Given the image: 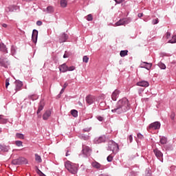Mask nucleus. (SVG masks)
<instances>
[{
	"label": "nucleus",
	"instance_id": "f257e3e1",
	"mask_svg": "<svg viewBox=\"0 0 176 176\" xmlns=\"http://www.w3.org/2000/svg\"><path fill=\"white\" fill-rule=\"evenodd\" d=\"M130 109V102L129 99L123 98L118 101L116 107L111 109L113 113H117L118 115H122L124 112H127Z\"/></svg>",
	"mask_w": 176,
	"mask_h": 176
},
{
	"label": "nucleus",
	"instance_id": "f03ea898",
	"mask_svg": "<svg viewBox=\"0 0 176 176\" xmlns=\"http://www.w3.org/2000/svg\"><path fill=\"white\" fill-rule=\"evenodd\" d=\"M65 167L72 174H76V173H78V167H76V165L69 161L65 163Z\"/></svg>",
	"mask_w": 176,
	"mask_h": 176
},
{
	"label": "nucleus",
	"instance_id": "7ed1b4c3",
	"mask_svg": "<svg viewBox=\"0 0 176 176\" xmlns=\"http://www.w3.org/2000/svg\"><path fill=\"white\" fill-rule=\"evenodd\" d=\"M107 151H111L114 155H116V153L119 152V145L113 140H110L108 143Z\"/></svg>",
	"mask_w": 176,
	"mask_h": 176
},
{
	"label": "nucleus",
	"instance_id": "20e7f679",
	"mask_svg": "<svg viewBox=\"0 0 176 176\" xmlns=\"http://www.w3.org/2000/svg\"><path fill=\"white\" fill-rule=\"evenodd\" d=\"M16 10H20V6L16 5H10L8 7H6L5 13L6 14H9L12 12H16Z\"/></svg>",
	"mask_w": 176,
	"mask_h": 176
},
{
	"label": "nucleus",
	"instance_id": "39448f33",
	"mask_svg": "<svg viewBox=\"0 0 176 176\" xmlns=\"http://www.w3.org/2000/svg\"><path fill=\"white\" fill-rule=\"evenodd\" d=\"M129 23H131V19L125 18L120 19L118 22L115 23V25L116 27H119V25H125V24H129Z\"/></svg>",
	"mask_w": 176,
	"mask_h": 176
},
{
	"label": "nucleus",
	"instance_id": "423d86ee",
	"mask_svg": "<svg viewBox=\"0 0 176 176\" xmlns=\"http://www.w3.org/2000/svg\"><path fill=\"white\" fill-rule=\"evenodd\" d=\"M82 152L84 157H88V156H90V154L91 153V149L87 146L82 145Z\"/></svg>",
	"mask_w": 176,
	"mask_h": 176
},
{
	"label": "nucleus",
	"instance_id": "0eeeda50",
	"mask_svg": "<svg viewBox=\"0 0 176 176\" xmlns=\"http://www.w3.org/2000/svg\"><path fill=\"white\" fill-rule=\"evenodd\" d=\"M160 126H161V124L159 122H154L149 125L148 129L149 130H159V129H160Z\"/></svg>",
	"mask_w": 176,
	"mask_h": 176
},
{
	"label": "nucleus",
	"instance_id": "6e6552de",
	"mask_svg": "<svg viewBox=\"0 0 176 176\" xmlns=\"http://www.w3.org/2000/svg\"><path fill=\"white\" fill-rule=\"evenodd\" d=\"M153 153L155 155L156 157H157L159 160L163 162V153L157 148L154 149Z\"/></svg>",
	"mask_w": 176,
	"mask_h": 176
},
{
	"label": "nucleus",
	"instance_id": "1a4fd4ad",
	"mask_svg": "<svg viewBox=\"0 0 176 176\" xmlns=\"http://www.w3.org/2000/svg\"><path fill=\"white\" fill-rule=\"evenodd\" d=\"M107 138H105V135H102L98 138H96L94 140V142L95 144H101L102 142H105Z\"/></svg>",
	"mask_w": 176,
	"mask_h": 176
},
{
	"label": "nucleus",
	"instance_id": "9d476101",
	"mask_svg": "<svg viewBox=\"0 0 176 176\" xmlns=\"http://www.w3.org/2000/svg\"><path fill=\"white\" fill-rule=\"evenodd\" d=\"M68 34L65 33L60 34L59 36V43H64V42L68 40Z\"/></svg>",
	"mask_w": 176,
	"mask_h": 176
},
{
	"label": "nucleus",
	"instance_id": "9b49d317",
	"mask_svg": "<svg viewBox=\"0 0 176 176\" xmlns=\"http://www.w3.org/2000/svg\"><path fill=\"white\" fill-rule=\"evenodd\" d=\"M32 41L34 43H36L38 42V30H33L32 34Z\"/></svg>",
	"mask_w": 176,
	"mask_h": 176
},
{
	"label": "nucleus",
	"instance_id": "f8f14e48",
	"mask_svg": "<svg viewBox=\"0 0 176 176\" xmlns=\"http://www.w3.org/2000/svg\"><path fill=\"white\" fill-rule=\"evenodd\" d=\"M0 65L1 67H4V68H8L9 67V60L6 58H0Z\"/></svg>",
	"mask_w": 176,
	"mask_h": 176
},
{
	"label": "nucleus",
	"instance_id": "ddd939ff",
	"mask_svg": "<svg viewBox=\"0 0 176 176\" xmlns=\"http://www.w3.org/2000/svg\"><path fill=\"white\" fill-rule=\"evenodd\" d=\"M119 94H120V91L116 89L111 94V98L113 101H116L119 98Z\"/></svg>",
	"mask_w": 176,
	"mask_h": 176
},
{
	"label": "nucleus",
	"instance_id": "4468645a",
	"mask_svg": "<svg viewBox=\"0 0 176 176\" xmlns=\"http://www.w3.org/2000/svg\"><path fill=\"white\" fill-rule=\"evenodd\" d=\"M43 108H45V102H43V100H41L38 104V108L36 111V114L39 115V113H41V111H43Z\"/></svg>",
	"mask_w": 176,
	"mask_h": 176
},
{
	"label": "nucleus",
	"instance_id": "2eb2a0df",
	"mask_svg": "<svg viewBox=\"0 0 176 176\" xmlns=\"http://www.w3.org/2000/svg\"><path fill=\"white\" fill-rule=\"evenodd\" d=\"M142 66H140V68H145V69H147L148 71H149V69H151V68H152V63H148L146 62H143L141 64Z\"/></svg>",
	"mask_w": 176,
	"mask_h": 176
},
{
	"label": "nucleus",
	"instance_id": "dca6fc26",
	"mask_svg": "<svg viewBox=\"0 0 176 176\" xmlns=\"http://www.w3.org/2000/svg\"><path fill=\"white\" fill-rule=\"evenodd\" d=\"M85 101L87 104L91 105V104L94 102V98L92 96L89 95L85 98Z\"/></svg>",
	"mask_w": 176,
	"mask_h": 176
},
{
	"label": "nucleus",
	"instance_id": "f3484780",
	"mask_svg": "<svg viewBox=\"0 0 176 176\" xmlns=\"http://www.w3.org/2000/svg\"><path fill=\"white\" fill-rule=\"evenodd\" d=\"M137 86H140L142 87H148L149 86V82L148 81L142 80L137 82Z\"/></svg>",
	"mask_w": 176,
	"mask_h": 176
},
{
	"label": "nucleus",
	"instance_id": "a211bd4d",
	"mask_svg": "<svg viewBox=\"0 0 176 176\" xmlns=\"http://www.w3.org/2000/svg\"><path fill=\"white\" fill-rule=\"evenodd\" d=\"M52 116V111L50 110L46 111L44 114L43 115V120H47L49 118Z\"/></svg>",
	"mask_w": 176,
	"mask_h": 176
},
{
	"label": "nucleus",
	"instance_id": "6ab92c4d",
	"mask_svg": "<svg viewBox=\"0 0 176 176\" xmlns=\"http://www.w3.org/2000/svg\"><path fill=\"white\" fill-rule=\"evenodd\" d=\"M91 166L92 167H94V168H96L97 170H100V168H102V165L97 162V161H94L91 162Z\"/></svg>",
	"mask_w": 176,
	"mask_h": 176
},
{
	"label": "nucleus",
	"instance_id": "aec40b11",
	"mask_svg": "<svg viewBox=\"0 0 176 176\" xmlns=\"http://www.w3.org/2000/svg\"><path fill=\"white\" fill-rule=\"evenodd\" d=\"M15 90L16 91H19V90H21V87H23V82L21 81H16L15 82Z\"/></svg>",
	"mask_w": 176,
	"mask_h": 176
},
{
	"label": "nucleus",
	"instance_id": "412c9836",
	"mask_svg": "<svg viewBox=\"0 0 176 176\" xmlns=\"http://www.w3.org/2000/svg\"><path fill=\"white\" fill-rule=\"evenodd\" d=\"M10 147L6 145H2L0 144V152H9Z\"/></svg>",
	"mask_w": 176,
	"mask_h": 176
},
{
	"label": "nucleus",
	"instance_id": "4be33fe9",
	"mask_svg": "<svg viewBox=\"0 0 176 176\" xmlns=\"http://www.w3.org/2000/svg\"><path fill=\"white\" fill-rule=\"evenodd\" d=\"M59 71H60V72H68V66H67V65L63 64L62 65L60 66L59 67Z\"/></svg>",
	"mask_w": 176,
	"mask_h": 176
},
{
	"label": "nucleus",
	"instance_id": "5701e85b",
	"mask_svg": "<svg viewBox=\"0 0 176 176\" xmlns=\"http://www.w3.org/2000/svg\"><path fill=\"white\" fill-rule=\"evenodd\" d=\"M8 118H5V116L3 115H0V123L1 124H6V123H8Z\"/></svg>",
	"mask_w": 176,
	"mask_h": 176
},
{
	"label": "nucleus",
	"instance_id": "b1692460",
	"mask_svg": "<svg viewBox=\"0 0 176 176\" xmlns=\"http://www.w3.org/2000/svg\"><path fill=\"white\" fill-rule=\"evenodd\" d=\"M0 50L4 53H8V48H6V45L3 43H0Z\"/></svg>",
	"mask_w": 176,
	"mask_h": 176
},
{
	"label": "nucleus",
	"instance_id": "393cba45",
	"mask_svg": "<svg viewBox=\"0 0 176 176\" xmlns=\"http://www.w3.org/2000/svg\"><path fill=\"white\" fill-rule=\"evenodd\" d=\"M12 164L14 166H19L21 164V159H16L12 161Z\"/></svg>",
	"mask_w": 176,
	"mask_h": 176
},
{
	"label": "nucleus",
	"instance_id": "a878e982",
	"mask_svg": "<svg viewBox=\"0 0 176 176\" xmlns=\"http://www.w3.org/2000/svg\"><path fill=\"white\" fill-rule=\"evenodd\" d=\"M46 12H47V13H49V14L54 13V8H53V6H50L47 7Z\"/></svg>",
	"mask_w": 176,
	"mask_h": 176
},
{
	"label": "nucleus",
	"instance_id": "bb28decb",
	"mask_svg": "<svg viewBox=\"0 0 176 176\" xmlns=\"http://www.w3.org/2000/svg\"><path fill=\"white\" fill-rule=\"evenodd\" d=\"M129 53V51L127 50H122L120 52V56L121 57H126V56H127V54Z\"/></svg>",
	"mask_w": 176,
	"mask_h": 176
},
{
	"label": "nucleus",
	"instance_id": "cd10ccee",
	"mask_svg": "<svg viewBox=\"0 0 176 176\" xmlns=\"http://www.w3.org/2000/svg\"><path fill=\"white\" fill-rule=\"evenodd\" d=\"M34 156L36 162H37L38 163H42V157H41V155L35 154Z\"/></svg>",
	"mask_w": 176,
	"mask_h": 176
},
{
	"label": "nucleus",
	"instance_id": "c85d7f7f",
	"mask_svg": "<svg viewBox=\"0 0 176 176\" xmlns=\"http://www.w3.org/2000/svg\"><path fill=\"white\" fill-rule=\"evenodd\" d=\"M28 98H29V100H32V101H35V100H38V96L35 94L29 95Z\"/></svg>",
	"mask_w": 176,
	"mask_h": 176
},
{
	"label": "nucleus",
	"instance_id": "c756f323",
	"mask_svg": "<svg viewBox=\"0 0 176 176\" xmlns=\"http://www.w3.org/2000/svg\"><path fill=\"white\" fill-rule=\"evenodd\" d=\"M160 144L164 145V144H167V138L166 137H162L160 140Z\"/></svg>",
	"mask_w": 176,
	"mask_h": 176
},
{
	"label": "nucleus",
	"instance_id": "7c9ffc66",
	"mask_svg": "<svg viewBox=\"0 0 176 176\" xmlns=\"http://www.w3.org/2000/svg\"><path fill=\"white\" fill-rule=\"evenodd\" d=\"M61 8H67V0H60Z\"/></svg>",
	"mask_w": 176,
	"mask_h": 176
},
{
	"label": "nucleus",
	"instance_id": "2f4dec72",
	"mask_svg": "<svg viewBox=\"0 0 176 176\" xmlns=\"http://www.w3.org/2000/svg\"><path fill=\"white\" fill-rule=\"evenodd\" d=\"M158 67L160 68V69H166V65L162 62L158 63Z\"/></svg>",
	"mask_w": 176,
	"mask_h": 176
},
{
	"label": "nucleus",
	"instance_id": "473e14b6",
	"mask_svg": "<svg viewBox=\"0 0 176 176\" xmlns=\"http://www.w3.org/2000/svg\"><path fill=\"white\" fill-rule=\"evenodd\" d=\"M71 113L74 118H78V111L73 109L71 111Z\"/></svg>",
	"mask_w": 176,
	"mask_h": 176
},
{
	"label": "nucleus",
	"instance_id": "72a5a7b5",
	"mask_svg": "<svg viewBox=\"0 0 176 176\" xmlns=\"http://www.w3.org/2000/svg\"><path fill=\"white\" fill-rule=\"evenodd\" d=\"M16 138H19V140H24V135L23 133H16Z\"/></svg>",
	"mask_w": 176,
	"mask_h": 176
},
{
	"label": "nucleus",
	"instance_id": "f704fd0d",
	"mask_svg": "<svg viewBox=\"0 0 176 176\" xmlns=\"http://www.w3.org/2000/svg\"><path fill=\"white\" fill-rule=\"evenodd\" d=\"M168 43H176V36H173L172 39L168 41Z\"/></svg>",
	"mask_w": 176,
	"mask_h": 176
},
{
	"label": "nucleus",
	"instance_id": "c9c22d12",
	"mask_svg": "<svg viewBox=\"0 0 176 176\" xmlns=\"http://www.w3.org/2000/svg\"><path fill=\"white\" fill-rule=\"evenodd\" d=\"M107 162H109V163H111V162H112L113 160V157L112 156V154H110L107 158Z\"/></svg>",
	"mask_w": 176,
	"mask_h": 176
},
{
	"label": "nucleus",
	"instance_id": "e433bc0d",
	"mask_svg": "<svg viewBox=\"0 0 176 176\" xmlns=\"http://www.w3.org/2000/svg\"><path fill=\"white\" fill-rule=\"evenodd\" d=\"M87 21H93V15L91 14H89L87 16Z\"/></svg>",
	"mask_w": 176,
	"mask_h": 176
},
{
	"label": "nucleus",
	"instance_id": "4c0bfd02",
	"mask_svg": "<svg viewBox=\"0 0 176 176\" xmlns=\"http://www.w3.org/2000/svg\"><path fill=\"white\" fill-rule=\"evenodd\" d=\"M159 23V19H154L152 20V24L153 25H156V24Z\"/></svg>",
	"mask_w": 176,
	"mask_h": 176
},
{
	"label": "nucleus",
	"instance_id": "58836bf2",
	"mask_svg": "<svg viewBox=\"0 0 176 176\" xmlns=\"http://www.w3.org/2000/svg\"><path fill=\"white\" fill-rule=\"evenodd\" d=\"M82 61H83V63H85L86 64H87V63H89V58L87 57V56H84L82 57Z\"/></svg>",
	"mask_w": 176,
	"mask_h": 176
},
{
	"label": "nucleus",
	"instance_id": "ea45409f",
	"mask_svg": "<svg viewBox=\"0 0 176 176\" xmlns=\"http://www.w3.org/2000/svg\"><path fill=\"white\" fill-rule=\"evenodd\" d=\"M15 144H16V146H23V142H21L20 140H16L15 142Z\"/></svg>",
	"mask_w": 176,
	"mask_h": 176
},
{
	"label": "nucleus",
	"instance_id": "a19ab883",
	"mask_svg": "<svg viewBox=\"0 0 176 176\" xmlns=\"http://www.w3.org/2000/svg\"><path fill=\"white\" fill-rule=\"evenodd\" d=\"M11 54L12 56L16 54V49L13 46L11 47Z\"/></svg>",
	"mask_w": 176,
	"mask_h": 176
},
{
	"label": "nucleus",
	"instance_id": "79ce46f5",
	"mask_svg": "<svg viewBox=\"0 0 176 176\" xmlns=\"http://www.w3.org/2000/svg\"><path fill=\"white\" fill-rule=\"evenodd\" d=\"M137 137H138V138H139V140H144V135L142 134H141L140 133H138L137 134Z\"/></svg>",
	"mask_w": 176,
	"mask_h": 176
},
{
	"label": "nucleus",
	"instance_id": "37998d69",
	"mask_svg": "<svg viewBox=\"0 0 176 176\" xmlns=\"http://www.w3.org/2000/svg\"><path fill=\"white\" fill-rule=\"evenodd\" d=\"M67 71H75V66L67 67Z\"/></svg>",
	"mask_w": 176,
	"mask_h": 176
},
{
	"label": "nucleus",
	"instance_id": "c03bdc74",
	"mask_svg": "<svg viewBox=\"0 0 176 176\" xmlns=\"http://www.w3.org/2000/svg\"><path fill=\"white\" fill-rule=\"evenodd\" d=\"M128 141H129L130 143L133 142V135H130L128 137Z\"/></svg>",
	"mask_w": 176,
	"mask_h": 176
},
{
	"label": "nucleus",
	"instance_id": "a18cd8bd",
	"mask_svg": "<svg viewBox=\"0 0 176 176\" xmlns=\"http://www.w3.org/2000/svg\"><path fill=\"white\" fill-rule=\"evenodd\" d=\"M10 83H9V78H7L6 80V89H8V87L9 86Z\"/></svg>",
	"mask_w": 176,
	"mask_h": 176
},
{
	"label": "nucleus",
	"instance_id": "49530a36",
	"mask_svg": "<svg viewBox=\"0 0 176 176\" xmlns=\"http://www.w3.org/2000/svg\"><path fill=\"white\" fill-rule=\"evenodd\" d=\"M96 118L99 122H102V120H104V118L102 116H98Z\"/></svg>",
	"mask_w": 176,
	"mask_h": 176
},
{
	"label": "nucleus",
	"instance_id": "de8ad7c7",
	"mask_svg": "<svg viewBox=\"0 0 176 176\" xmlns=\"http://www.w3.org/2000/svg\"><path fill=\"white\" fill-rule=\"evenodd\" d=\"M170 36H171V33H170L169 32H167L166 34V39H168V38H170Z\"/></svg>",
	"mask_w": 176,
	"mask_h": 176
},
{
	"label": "nucleus",
	"instance_id": "09e8293b",
	"mask_svg": "<svg viewBox=\"0 0 176 176\" xmlns=\"http://www.w3.org/2000/svg\"><path fill=\"white\" fill-rule=\"evenodd\" d=\"M146 175L145 176H152V175L149 173V170H146Z\"/></svg>",
	"mask_w": 176,
	"mask_h": 176
},
{
	"label": "nucleus",
	"instance_id": "8fccbe9b",
	"mask_svg": "<svg viewBox=\"0 0 176 176\" xmlns=\"http://www.w3.org/2000/svg\"><path fill=\"white\" fill-rule=\"evenodd\" d=\"M175 118V113H172L171 115H170V119L172 120H174V118Z\"/></svg>",
	"mask_w": 176,
	"mask_h": 176
},
{
	"label": "nucleus",
	"instance_id": "3c124183",
	"mask_svg": "<svg viewBox=\"0 0 176 176\" xmlns=\"http://www.w3.org/2000/svg\"><path fill=\"white\" fill-rule=\"evenodd\" d=\"M117 3H122V2H124V0H114Z\"/></svg>",
	"mask_w": 176,
	"mask_h": 176
},
{
	"label": "nucleus",
	"instance_id": "603ef678",
	"mask_svg": "<svg viewBox=\"0 0 176 176\" xmlns=\"http://www.w3.org/2000/svg\"><path fill=\"white\" fill-rule=\"evenodd\" d=\"M43 23L41 21H37L36 25L41 26L42 25Z\"/></svg>",
	"mask_w": 176,
	"mask_h": 176
},
{
	"label": "nucleus",
	"instance_id": "864d4df0",
	"mask_svg": "<svg viewBox=\"0 0 176 176\" xmlns=\"http://www.w3.org/2000/svg\"><path fill=\"white\" fill-rule=\"evenodd\" d=\"M90 130H91V128H88V129H84L83 131H85L87 133H89V131H90Z\"/></svg>",
	"mask_w": 176,
	"mask_h": 176
},
{
	"label": "nucleus",
	"instance_id": "5fc2aeb1",
	"mask_svg": "<svg viewBox=\"0 0 176 176\" xmlns=\"http://www.w3.org/2000/svg\"><path fill=\"white\" fill-rule=\"evenodd\" d=\"M67 86H68V82H65V84L63 85V89H67Z\"/></svg>",
	"mask_w": 176,
	"mask_h": 176
},
{
	"label": "nucleus",
	"instance_id": "6e6d98bb",
	"mask_svg": "<svg viewBox=\"0 0 176 176\" xmlns=\"http://www.w3.org/2000/svg\"><path fill=\"white\" fill-rule=\"evenodd\" d=\"M143 91H144V89H140L138 90L139 95L141 96V94H142Z\"/></svg>",
	"mask_w": 176,
	"mask_h": 176
},
{
	"label": "nucleus",
	"instance_id": "4d7b16f0",
	"mask_svg": "<svg viewBox=\"0 0 176 176\" xmlns=\"http://www.w3.org/2000/svg\"><path fill=\"white\" fill-rule=\"evenodd\" d=\"M129 175L130 176H135V172H134V171L131 172Z\"/></svg>",
	"mask_w": 176,
	"mask_h": 176
},
{
	"label": "nucleus",
	"instance_id": "13d9d810",
	"mask_svg": "<svg viewBox=\"0 0 176 176\" xmlns=\"http://www.w3.org/2000/svg\"><path fill=\"white\" fill-rule=\"evenodd\" d=\"M142 16H144V14L143 13H139L138 14V17H139L140 19H141V17H142Z\"/></svg>",
	"mask_w": 176,
	"mask_h": 176
},
{
	"label": "nucleus",
	"instance_id": "bf43d9fd",
	"mask_svg": "<svg viewBox=\"0 0 176 176\" xmlns=\"http://www.w3.org/2000/svg\"><path fill=\"white\" fill-rule=\"evenodd\" d=\"M82 140H89V136H85V135H82Z\"/></svg>",
	"mask_w": 176,
	"mask_h": 176
},
{
	"label": "nucleus",
	"instance_id": "052dcab7",
	"mask_svg": "<svg viewBox=\"0 0 176 176\" xmlns=\"http://www.w3.org/2000/svg\"><path fill=\"white\" fill-rule=\"evenodd\" d=\"M38 172L41 174L40 176H46L43 173H42V171H41V170H38Z\"/></svg>",
	"mask_w": 176,
	"mask_h": 176
},
{
	"label": "nucleus",
	"instance_id": "680f3d73",
	"mask_svg": "<svg viewBox=\"0 0 176 176\" xmlns=\"http://www.w3.org/2000/svg\"><path fill=\"white\" fill-rule=\"evenodd\" d=\"M2 27H3L4 28H6V27H8V25L6 23H3Z\"/></svg>",
	"mask_w": 176,
	"mask_h": 176
},
{
	"label": "nucleus",
	"instance_id": "e2e57ef3",
	"mask_svg": "<svg viewBox=\"0 0 176 176\" xmlns=\"http://www.w3.org/2000/svg\"><path fill=\"white\" fill-rule=\"evenodd\" d=\"M64 88H63L61 90H60V94H63V93H64Z\"/></svg>",
	"mask_w": 176,
	"mask_h": 176
},
{
	"label": "nucleus",
	"instance_id": "0e129e2a",
	"mask_svg": "<svg viewBox=\"0 0 176 176\" xmlns=\"http://www.w3.org/2000/svg\"><path fill=\"white\" fill-rule=\"evenodd\" d=\"M78 105H79L80 107H83V104H82L81 102H78Z\"/></svg>",
	"mask_w": 176,
	"mask_h": 176
},
{
	"label": "nucleus",
	"instance_id": "69168bd1",
	"mask_svg": "<svg viewBox=\"0 0 176 176\" xmlns=\"http://www.w3.org/2000/svg\"><path fill=\"white\" fill-rule=\"evenodd\" d=\"M68 58V56H67V54L63 55V58Z\"/></svg>",
	"mask_w": 176,
	"mask_h": 176
},
{
	"label": "nucleus",
	"instance_id": "338daca9",
	"mask_svg": "<svg viewBox=\"0 0 176 176\" xmlns=\"http://www.w3.org/2000/svg\"><path fill=\"white\" fill-rule=\"evenodd\" d=\"M23 1H25V2H31V1L32 0H23Z\"/></svg>",
	"mask_w": 176,
	"mask_h": 176
},
{
	"label": "nucleus",
	"instance_id": "774afa93",
	"mask_svg": "<svg viewBox=\"0 0 176 176\" xmlns=\"http://www.w3.org/2000/svg\"><path fill=\"white\" fill-rule=\"evenodd\" d=\"M66 156H69V154L68 153H66Z\"/></svg>",
	"mask_w": 176,
	"mask_h": 176
}]
</instances>
